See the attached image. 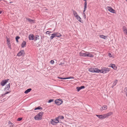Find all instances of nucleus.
I'll list each match as a JSON object with an SVG mask.
<instances>
[{"label":"nucleus","mask_w":127,"mask_h":127,"mask_svg":"<svg viewBox=\"0 0 127 127\" xmlns=\"http://www.w3.org/2000/svg\"><path fill=\"white\" fill-rule=\"evenodd\" d=\"M44 113L42 112H39L34 117V119L36 120H40L42 118V116Z\"/></svg>","instance_id":"nucleus-3"},{"label":"nucleus","mask_w":127,"mask_h":127,"mask_svg":"<svg viewBox=\"0 0 127 127\" xmlns=\"http://www.w3.org/2000/svg\"><path fill=\"white\" fill-rule=\"evenodd\" d=\"M123 32L125 34L127 33V28L125 26H123Z\"/></svg>","instance_id":"nucleus-15"},{"label":"nucleus","mask_w":127,"mask_h":127,"mask_svg":"<svg viewBox=\"0 0 127 127\" xmlns=\"http://www.w3.org/2000/svg\"><path fill=\"white\" fill-rule=\"evenodd\" d=\"M25 54V52L24 50H21L18 53L17 55V56H23Z\"/></svg>","instance_id":"nucleus-12"},{"label":"nucleus","mask_w":127,"mask_h":127,"mask_svg":"<svg viewBox=\"0 0 127 127\" xmlns=\"http://www.w3.org/2000/svg\"><path fill=\"white\" fill-rule=\"evenodd\" d=\"M107 107L106 105H103L100 108V110L101 112H102L103 110H106L107 109Z\"/></svg>","instance_id":"nucleus-13"},{"label":"nucleus","mask_w":127,"mask_h":127,"mask_svg":"<svg viewBox=\"0 0 127 127\" xmlns=\"http://www.w3.org/2000/svg\"><path fill=\"white\" fill-rule=\"evenodd\" d=\"M86 9L84 8V10L83 12V14L84 15H85V11L86 10Z\"/></svg>","instance_id":"nucleus-38"},{"label":"nucleus","mask_w":127,"mask_h":127,"mask_svg":"<svg viewBox=\"0 0 127 127\" xmlns=\"http://www.w3.org/2000/svg\"><path fill=\"white\" fill-rule=\"evenodd\" d=\"M9 92H6V93H5V95H6V94H8L9 93Z\"/></svg>","instance_id":"nucleus-45"},{"label":"nucleus","mask_w":127,"mask_h":127,"mask_svg":"<svg viewBox=\"0 0 127 127\" xmlns=\"http://www.w3.org/2000/svg\"><path fill=\"white\" fill-rule=\"evenodd\" d=\"M42 108L40 106H38L35 108L34 110H37L38 109H42Z\"/></svg>","instance_id":"nucleus-28"},{"label":"nucleus","mask_w":127,"mask_h":127,"mask_svg":"<svg viewBox=\"0 0 127 127\" xmlns=\"http://www.w3.org/2000/svg\"><path fill=\"white\" fill-rule=\"evenodd\" d=\"M113 114L112 112H110L106 114L102 115H96L97 117L99 119L102 120L107 118Z\"/></svg>","instance_id":"nucleus-1"},{"label":"nucleus","mask_w":127,"mask_h":127,"mask_svg":"<svg viewBox=\"0 0 127 127\" xmlns=\"http://www.w3.org/2000/svg\"><path fill=\"white\" fill-rule=\"evenodd\" d=\"M63 102L62 100L61 99L56 100L55 101V103L59 105H61Z\"/></svg>","instance_id":"nucleus-10"},{"label":"nucleus","mask_w":127,"mask_h":127,"mask_svg":"<svg viewBox=\"0 0 127 127\" xmlns=\"http://www.w3.org/2000/svg\"><path fill=\"white\" fill-rule=\"evenodd\" d=\"M75 17L77 19V20L79 21L81 23H83V21L81 20V18L78 15L76 17Z\"/></svg>","instance_id":"nucleus-16"},{"label":"nucleus","mask_w":127,"mask_h":127,"mask_svg":"<svg viewBox=\"0 0 127 127\" xmlns=\"http://www.w3.org/2000/svg\"><path fill=\"white\" fill-rule=\"evenodd\" d=\"M2 12L0 11V14H1L2 13Z\"/></svg>","instance_id":"nucleus-46"},{"label":"nucleus","mask_w":127,"mask_h":127,"mask_svg":"<svg viewBox=\"0 0 127 127\" xmlns=\"http://www.w3.org/2000/svg\"><path fill=\"white\" fill-rule=\"evenodd\" d=\"M29 38L30 40H33L34 39V35L32 34H30L29 35Z\"/></svg>","instance_id":"nucleus-17"},{"label":"nucleus","mask_w":127,"mask_h":127,"mask_svg":"<svg viewBox=\"0 0 127 127\" xmlns=\"http://www.w3.org/2000/svg\"><path fill=\"white\" fill-rule=\"evenodd\" d=\"M71 78L74 79V78L73 77H66V78L65 79H71Z\"/></svg>","instance_id":"nucleus-36"},{"label":"nucleus","mask_w":127,"mask_h":127,"mask_svg":"<svg viewBox=\"0 0 127 127\" xmlns=\"http://www.w3.org/2000/svg\"><path fill=\"white\" fill-rule=\"evenodd\" d=\"M9 80V79L5 80H2L0 83V84L2 86H3L6 84L8 81Z\"/></svg>","instance_id":"nucleus-11"},{"label":"nucleus","mask_w":127,"mask_h":127,"mask_svg":"<svg viewBox=\"0 0 127 127\" xmlns=\"http://www.w3.org/2000/svg\"><path fill=\"white\" fill-rule=\"evenodd\" d=\"M39 36L38 35H35L34 38V40L36 41L37 39H39Z\"/></svg>","instance_id":"nucleus-26"},{"label":"nucleus","mask_w":127,"mask_h":127,"mask_svg":"<svg viewBox=\"0 0 127 127\" xmlns=\"http://www.w3.org/2000/svg\"><path fill=\"white\" fill-rule=\"evenodd\" d=\"M81 89H84L85 88V86H82L80 87Z\"/></svg>","instance_id":"nucleus-41"},{"label":"nucleus","mask_w":127,"mask_h":127,"mask_svg":"<svg viewBox=\"0 0 127 127\" xmlns=\"http://www.w3.org/2000/svg\"><path fill=\"white\" fill-rule=\"evenodd\" d=\"M10 83H9L6 86L5 88V90H8L9 89L10 87Z\"/></svg>","instance_id":"nucleus-23"},{"label":"nucleus","mask_w":127,"mask_h":127,"mask_svg":"<svg viewBox=\"0 0 127 127\" xmlns=\"http://www.w3.org/2000/svg\"><path fill=\"white\" fill-rule=\"evenodd\" d=\"M76 89L77 90V91H79L81 90V89L80 88V87H76Z\"/></svg>","instance_id":"nucleus-32"},{"label":"nucleus","mask_w":127,"mask_h":127,"mask_svg":"<svg viewBox=\"0 0 127 127\" xmlns=\"http://www.w3.org/2000/svg\"><path fill=\"white\" fill-rule=\"evenodd\" d=\"M125 92L126 97L127 98V88H126L125 89Z\"/></svg>","instance_id":"nucleus-29"},{"label":"nucleus","mask_w":127,"mask_h":127,"mask_svg":"<svg viewBox=\"0 0 127 127\" xmlns=\"http://www.w3.org/2000/svg\"><path fill=\"white\" fill-rule=\"evenodd\" d=\"M86 57H93L94 56V53L92 52H87Z\"/></svg>","instance_id":"nucleus-9"},{"label":"nucleus","mask_w":127,"mask_h":127,"mask_svg":"<svg viewBox=\"0 0 127 127\" xmlns=\"http://www.w3.org/2000/svg\"><path fill=\"white\" fill-rule=\"evenodd\" d=\"M100 71L101 73H105L108 72L110 71V69L108 68L103 67L102 68Z\"/></svg>","instance_id":"nucleus-6"},{"label":"nucleus","mask_w":127,"mask_h":127,"mask_svg":"<svg viewBox=\"0 0 127 127\" xmlns=\"http://www.w3.org/2000/svg\"><path fill=\"white\" fill-rule=\"evenodd\" d=\"M54 101V100L53 99H50L48 101V103H50L52 102H53Z\"/></svg>","instance_id":"nucleus-34"},{"label":"nucleus","mask_w":127,"mask_h":127,"mask_svg":"<svg viewBox=\"0 0 127 127\" xmlns=\"http://www.w3.org/2000/svg\"><path fill=\"white\" fill-rule=\"evenodd\" d=\"M58 119H64V117L63 116H60L58 118L54 119H51L50 121L51 124L53 125H55L59 123V121Z\"/></svg>","instance_id":"nucleus-2"},{"label":"nucleus","mask_w":127,"mask_h":127,"mask_svg":"<svg viewBox=\"0 0 127 127\" xmlns=\"http://www.w3.org/2000/svg\"><path fill=\"white\" fill-rule=\"evenodd\" d=\"M64 64V63H61V64H59V65H63V64Z\"/></svg>","instance_id":"nucleus-42"},{"label":"nucleus","mask_w":127,"mask_h":127,"mask_svg":"<svg viewBox=\"0 0 127 127\" xmlns=\"http://www.w3.org/2000/svg\"><path fill=\"white\" fill-rule=\"evenodd\" d=\"M87 51L82 50L79 53V55L80 56L86 57Z\"/></svg>","instance_id":"nucleus-7"},{"label":"nucleus","mask_w":127,"mask_h":127,"mask_svg":"<svg viewBox=\"0 0 127 127\" xmlns=\"http://www.w3.org/2000/svg\"><path fill=\"white\" fill-rule=\"evenodd\" d=\"M8 46V47L10 49H11V45L9 41L8 42H7Z\"/></svg>","instance_id":"nucleus-30"},{"label":"nucleus","mask_w":127,"mask_h":127,"mask_svg":"<svg viewBox=\"0 0 127 127\" xmlns=\"http://www.w3.org/2000/svg\"><path fill=\"white\" fill-rule=\"evenodd\" d=\"M127 2V0H125Z\"/></svg>","instance_id":"nucleus-49"},{"label":"nucleus","mask_w":127,"mask_h":127,"mask_svg":"<svg viewBox=\"0 0 127 127\" xmlns=\"http://www.w3.org/2000/svg\"><path fill=\"white\" fill-rule=\"evenodd\" d=\"M108 56H109V57L110 58H111L112 57H113V58H114V57L112 56L111 55V53H108Z\"/></svg>","instance_id":"nucleus-31"},{"label":"nucleus","mask_w":127,"mask_h":127,"mask_svg":"<svg viewBox=\"0 0 127 127\" xmlns=\"http://www.w3.org/2000/svg\"><path fill=\"white\" fill-rule=\"evenodd\" d=\"M99 36L100 38H103L104 39H105L107 38V36H106L104 35H99Z\"/></svg>","instance_id":"nucleus-21"},{"label":"nucleus","mask_w":127,"mask_h":127,"mask_svg":"<svg viewBox=\"0 0 127 127\" xmlns=\"http://www.w3.org/2000/svg\"><path fill=\"white\" fill-rule=\"evenodd\" d=\"M26 41H24L22 42L21 44V47L22 48H24V47L26 45Z\"/></svg>","instance_id":"nucleus-22"},{"label":"nucleus","mask_w":127,"mask_h":127,"mask_svg":"<svg viewBox=\"0 0 127 127\" xmlns=\"http://www.w3.org/2000/svg\"><path fill=\"white\" fill-rule=\"evenodd\" d=\"M117 82L118 80H116L113 82V85L112 86V88H113L114 86L116 85L117 83Z\"/></svg>","instance_id":"nucleus-20"},{"label":"nucleus","mask_w":127,"mask_h":127,"mask_svg":"<svg viewBox=\"0 0 127 127\" xmlns=\"http://www.w3.org/2000/svg\"><path fill=\"white\" fill-rule=\"evenodd\" d=\"M125 34H126V35H127V33H126Z\"/></svg>","instance_id":"nucleus-47"},{"label":"nucleus","mask_w":127,"mask_h":127,"mask_svg":"<svg viewBox=\"0 0 127 127\" xmlns=\"http://www.w3.org/2000/svg\"><path fill=\"white\" fill-rule=\"evenodd\" d=\"M31 90L32 89L31 88L28 89L25 91L24 93L26 94H28V93L30 92Z\"/></svg>","instance_id":"nucleus-24"},{"label":"nucleus","mask_w":127,"mask_h":127,"mask_svg":"<svg viewBox=\"0 0 127 127\" xmlns=\"http://www.w3.org/2000/svg\"><path fill=\"white\" fill-rule=\"evenodd\" d=\"M88 70L90 72H95L98 73L101 72L100 70L98 68L94 67H91Z\"/></svg>","instance_id":"nucleus-4"},{"label":"nucleus","mask_w":127,"mask_h":127,"mask_svg":"<svg viewBox=\"0 0 127 127\" xmlns=\"http://www.w3.org/2000/svg\"><path fill=\"white\" fill-rule=\"evenodd\" d=\"M84 15V18L85 19L86 18V15L85 14V15Z\"/></svg>","instance_id":"nucleus-43"},{"label":"nucleus","mask_w":127,"mask_h":127,"mask_svg":"<svg viewBox=\"0 0 127 127\" xmlns=\"http://www.w3.org/2000/svg\"><path fill=\"white\" fill-rule=\"evenodd\" d=\"M27 20L30 23H33L34 22V21L30 18L27 19Z\"/></svg>","instance_id":"nucleus-25"},{"label":"nucleus","mask_w":127,"mask_h":127,"mask_svg":"<svg viewBox=\"0 0 127 127\" xmlns=\"http://www.w3.org/2000/svg\"><path fill=\"white\" fill-rule=\"evenodd\" d=\"M12 2H10V3H12Z\"/></svg>","instance_id":"nucleus-48"},{"label":"nucleus","mask_w":127,"mask_h":127,"mask_svg":"<svg viewBox=\"0 0 127 127\" xmlns=\"http://www.w3.org/2000/svg\"><path fill=\"white\" fill-rule=\"evenodd\" d=\"M106 8L107 10L110 12L113 13H116L115 10L113 9L111 7L108 6Z\"/></svg>","instance_id":"nucleus-8"},{"label":"nucleus","mask_w":127,"mask_h":127,"mask_svg":"<svg viewBox=\"0 0 127 127\" xmlns=\"http://www.w3.org/2000/svg\"><path fill=\"white\" fill-rule=\"evenodd\" d=\"M110 67H111L113 69L115 70H116L117 69V67L116 66V65L113 64H110Z\"/></svg>","instance_id":"nucleus-14"},{"label":"nucleus","mask_w":127,"mask_h":127,"mask_svg":"<svg viewBox=\"0 0 127 127\" xmlns=\"http://www.w3.org/2000/svg\"><path fill=\"white\" fill-rule=\"evenodd\" d=\"M8 124L9 126L10 127H15L14 125L10 121H9Z\"/></svg>","instance_id":"nucleus-19"},{"label":"nucleus","mask_w":127,"mask_h":127,"mask_svg":"<svg viewBox=\"0 0 127 127\" xmlns=\"http://www.w3.org/2000/svg\"><path fill=\"white\" fill-rule=\"evenodd\" d=\"M20 38V37L19 36H17L16 38V41L17 42H18V39H19Z\"/></svg>","instance_id":"nucleus-33"},{"label":"nucleus","mask_w":127,"mask_h":127,"mask_svg":"<svg viewBox=\"0 0 127 127\" xmlns=\"http://www.w3.org/2000/svg\"><path fill=\"white\" fill-rule=\"evenodd\" d=\"M7 42H8L9 41H10V40H9L8 38H7Z\"/></svg>","instance_id":"nucleus-44"},{"label":"nucleus","mask_w":127,"mask_h":127,"mask_svg":"<svg viewBox=\"0 0 127 127\" xmlns=\"http://www.w3.org/2000/svg\"><path fill=\"white\" fill-rule=\"evenodd\" d=\"M22 120V118H18V119H17V120L18 121H21V120Z\"/></svg>","instance_id":"nucleus-40"},{"label":"nucleus","mask_w":127,"mask_h":127,"mask_svg":"<svg viewBox=\"0 0 127 127\" xmlns=\"http://www.w3.org/2000/svg\"><path fill=\"white\" fill-rule=\"evenodd\" d=\"M62 35L60 33L57 32L52 34L51 36L50 37V38L51 39H52L54 37H60Z\"/></svg>","instance_id":"nucleus-5"},{"label":"nucleus","mask_w":127,"mask_h":127,"mask_svg":"<svg viewBox=\"0 0 127 127\" xmlns=\"http://www.w3.org/2000/svg\"><path fill=\"white\" fill-rule=\"evenodd\" d=\"M58 78L59 79H65L66 78V77H65V78L58 77Z\"/></svg>","instance_id":"nucleus-39"},{"label":"nucleus","mask_w":127,"mask_h":127,"mask_svg":"<svg viewBox=\"0 0 127 127\" xmlns=\"http://www.w3.org/2000/svg\"><path fill=\"white\" fill-rule=\"evenodd\" d=\"M50 63L52 64H53L54 63V62L53 60H51L50 62Z\"/></svg>","instance_id":"nucleus-35"},{"label":"nucleus","mask_w":127,"mask_h":127,"mask_svg":"<svg viewBox=\"0 0 127 127\" xmlns=\"http://www.w3.org/2000/svg\"><path fill=\"white\" fill-rule=\"evenodd\" d=\"M51 33V32L50 31H47L46 32V33L47 34H49Z\"/></svg>","instance_id":"nucleus-37"},{"label":"nucleus","mask_w":127,"mask_h":127,"mask_svg":"<svg viewBox=\"0 0 127 127\" xmlns=\"http://www.w3.org/2000/svg\"><path fill=\"white\" fill-rule=\"evenodd\" d=\"M84 1L87 0H84Z\"/></svg>","instance_id":"nucleus-50"},{"label":"nucleus","mask_w":127,"mask_h":127,"mask_svg":"<svg viewBox=\"0 0 127 127\" xmlns=\"http://www.w3.org/2000/svg\"><path fill=\"white\" fill-rule=\"evenodd\" d=\"M73 15L75 17L78 15L77 12L74 10H72Z\"/></svg>","instance_id":"nucleus-18"},{"label":"nucleus","mask_w":127,"mask_h":127,"mask_svg":"<svg viewBox=\"0 0 127 127\" xmlns=\"http://www.w3.org/2000/svg\"><path fill=\"white\" fill-rule=\"evenodd\" d=\"M85 2L84 3V8L86 9L87 3L86 0L85 1Z\"/></svg>","instance_id":"nucleus-27"}]
</instances>
